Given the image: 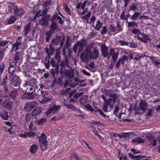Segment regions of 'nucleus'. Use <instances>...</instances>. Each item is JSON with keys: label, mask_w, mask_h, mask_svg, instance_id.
Instances as JSON below:
<instances>
[{"label": "nucleus", "mask_w": 160, "mask_h": 160, "mask_svg": "<svg viewBox=\"0 0 160 160\" xmlns=\"http://www.w3.org/2000/svg\"><path fill=\"white\" fill-rule=\"evenodd\" d=\"M60 62V49L58 48L56 52L55 58L52 59L51 61L52 66L55 67V70L54 69L52 68L51 71V73L54 79L52 84V85L55 83L60 84V77L58 76Z\"/></svg>", "instance_id": "f257e3e1"}, {"label": "nucleus", "mask_w": 160, "mask_h": 160, "mask_svg": "<svg viewBox=\"0 0 160 160\" xmlns=\"http://www.w3.org/2000/svg\"><path fill=\"white\" fill-rule=\"evenodd\" d=\"M88 99L87 97L85 96H81L79 99V102L82 105V107L83 108H86L88 110L91 112L92 113L94 114H101L103 117H105V115H104L101 110L99 108H96V109H94L92 106L90 104L88 103Z\"/></svg>", "instance_id": "f03ea898"}, {"label": "nucleus", "mask_w": 160, "mask_h": 160, "mask_svg": "<svg viewBox=\"0 0 160 160\" xmlns=\"http://www.w3.org/2000/svg\"><path fill=\"white\" fill-rule=\"evenodd\" d=\"M55 14L50 19V21L52 23L50 26V30L54 32V31L58 28V25L56 22L59 20L58 22L60 23V17L58 16V13L60 15V11L59 10V7L57 6L56 10L55 11Z\"/></svg>", "instance_id": "7ed1b4c3"}, {"label": "nucleus", "mask_w": 160, "mask_h": 160, "mask_svg": "<svg viewBox=\"0 0 160 160\" xmlns=\"http://www.w3.org/2000/svg\"><path fill=\"white\" fill-rule=\"evenodd\" d=\"M82 93V92H78L77 90L76 89L71 91L69 93V97L70 98L69 100V102H75L78 98L80 97Z\"/></svg>", "instance_id": "20e7f679"}, {"label": "nucleus", "mask_w": 160, "mask_h": 160, "mask_svg": "<svg viewBox=\"0 0 160 160\" xmlns=\"http://www.w3.org/2000/svg\"><path fill=\"white\" fill-rule=\"evenodd\" d=\"M11 79V83L13 86L17 87H20L21 80L20 77L17 75H11L10 77Z\"/></svg>", "instance_id": "39448f33"}, {"label": "nucleus", "mask_w": 160, "mask_h": 160, "mask_svg": "<svg viewBox=\"0 0 160 160\" xmlns=\"http://www.w3.org/2000/svg\"><path fill=\"white\" fill-rule=\"evenodd\" d=\"M72 39L70 36H67L66 38V44L63 47L62 51L63 52V55H65V52H67V51L68 52V54H70V47L71 46L72 44Z\"/></svg>", "instance_id": "423d86ee"}, {"label": "nucleus", "mask_w": 160, "mask_h": 160, "mask_svg": "<svg viewBox=\"0 0 160 160\" xmlns=\"http://www.w3.org/2000/svg\"><path fill=\"white\" fill-rule=\"evenodd\" d=\"M61 76L62 77H68L72 78L74 76V71L73 70L67 69L66 68H61Z\"/></svg>", "instance_id": "0eeeda50"}, {"label": "nucleus", "mask_w": 160, "mask_h": 160, "mask_svg": "<svg viewBox=\"0 0 160 160\" xmlns=\"http://www.w3.org/2000/svg\"><path fill=\"white\" fill-rule=\"evenodd\" d=\"M60 108V106H57L56 105L52 106H50V107L47 110L46 112L47 115H48L51 114H53L57 112Z\"/></svg>", "instance_id": "6e6552de"}, {"label": "nucleus", "mask_w": 160, "mask_h": 160, "mask_svg": "<svg viewBox=\"0 0 160 160\" xmlns=\"http://www.w3.org/2000/svg\"><path fill=\"white\" fill-rule=\"evenodd\" d=\"M37 104V102L35 101L28 102L24 106V109L27 112L30 111L36 106Z\"/></svg>", "instance_id": "1a4fd4ad"}, {"label": "nucleus", "mask_w": 160, "mask_h": 160, "mask_svg": "<svg viewBox=\"0 0 160 160\" xmlns=\"http://www.w3.org/2000/svg\"><path fill=\"white\" fill-rule=\"evenodd\" d=\"M25 11L22 7L17 6L16 9L14 11V13L15 16L21 17L24 14Z\"/></svg>", "instance_id": "9d476101"}, {"label": "nucleus", "mask_w": 160, "mask_h": 160, "mask_svg": "<svg viewBox=\"0 0 160 160\" xmlns=\"http://www.w3.org/2000/svg\"><path fill=\"white\" fill-rule=\"evenodd\" d=\"M108 104H107V102H106V104H104L102 106V110H101V109H100V110H102L103 113L105 115V117L102 116V115H101L102 116H102L103 118H105L106 119H108V120H109V115H108V114H105V113L106 112H109V111H110V110H109L108 109Z\"/></svg>", "instance_id": "9b49d317"}, {"label": "nucleus", "mask_w": 160, "mask_h": 160, "mask_svg": "<svg viewBox=\"0 0 160 160\" xmlns=\"http://www.w3.org/2000/svg\"><path fill=\"white\" fill-rule=\"evenodd\" d=\"M65 58L64 59L61 60V68H64V67H68L69 65V62L68 59L67 52L65 53V55H63Z\"/></svg>", "instance_id": "f8f14e48"}, {"label": "nucleus", "mask_w": 160, "mask_h": 160, "mask_svg": "<svg viewBox=\"0 0 160 160\" xmlns=\"http://www.w3.org/2000/svg\"><path fill=\"white\" fill-rule=\"evenodd\" d=\"M12 102L9 99H6L3 102V106L5 108L8 109H12Z\"/></svg>", "instance_id": "ddd939ff"}, {"label": "nucleus", "mask_w": 160, "mask_h": 160, "mask_svg": "<svg viewBox=\"0 0 160 160\" xmlns=\"http://www.w3.org/2000/svg\"><path fill=\"white\" fill-rule=\"evenodd\" d=\"M139 107L141 110L145 112L148 107V104L144 100H141L139 104Z\"/></svg>", "instance_id": "4468645a"}, {"label": "nucleus", "mask_w": 160, "mask_h": 160, "mask_svg": "<svg viewBox=\"0 0 160 160\" xmlns=\"http://www.w3.org/2000/svg\"><path fill=\"white\" fill-rule=\"evenodd\" d=\"M90 52H91V50L90 49H88L87 50L84 55L82 54L81 57L82 61L84 62V61L89 60V58H91Z\"/></svg>", "instance_id": "2eb2a0df"}, {"label": "nucleus", "mask_w": 160, "mask_h": 160, "mask_svg": "<svg viewBox=\"0 0 160 160\" xmlns=\"http://www.w3.org/2000/svg\"><path fill=\"white\" fill-rule=\"evenodd\" d=\"M18 6L16 3L14 2H9L8 6V12H11L13 10L16 9Z\"/></svg>", "instance_id": "dca6fc26"}, {"label": "nucleus", "mask_w": 160, "mask_h": 160, "mask_svg": "<svg viewBox=\"0 0 160 160\" xmlns=\"http://www.w3.org/2000/svg\"><path fill=\"white\" fill-rule=\"evenodd\" d=\"M115 48H111L109 50V55L112 56L114 62H116L118 57V53H116L114 50Z\"/></svg>", "instance_id": "f3484780"}, {"label": "nucleus", "mask_w": 160, "mask_h": 160, "mask_svg": "<svg viewBox=\"0 0 160 160\" xmlns=\"http://www.w3.org/2000/svg\"><path fill=\"white\" fill-rule=\"evenodd\" d=\"M99 56V52L98 50L97 49L94 48L93 51H91L90 56L91 58H94V59H97Z\"/></svg>", "instance_id": "a211bd4d"}, {"label": "nucleus", "mask_w": 160, "mask_h": 160, "mask_svg": "<svg viewBox=\"0 0 160 160\" xmlns=\"http://www.w3.org/2000/svg\"><path fill=\"white\" fill-rule=\"evenodd\" d=\"M64 103L65 106L68 108H70V109H72V110H74L77 112L78 113H82V112L80 110H78L76 107L73 106V105H72V104H70V103H66L64 101Z\"/></svg>", "instance_id": "6ab92c4d"}, {"label": "nucleus", "mask_w": 160, "mask_h": 160, "mask_svg": "<svg viewBox=\"0 0 160 160\" xmlns=\"http://www.w3.org/2000/svg\"><path fill=\"white\" fill-rule=\"evenodd\" d=\"M0 116L2 119L7 120L8 118V112L4 110H2L0 111Z\"/></svg>", "instance_id": "aec40b11"}, {"label": "nucleus", "mask_w": 160, "mask_h": 160, "mask_svg": "<svg viewBox=\"0 0 160 160\" xmlns=\"http://www.w3.org/2000/svg\"><path fill=\"white\" fill-rule=\"evenodd\" d=\"M39 145L42 150H45L47 148V141H42L39 139Z\"/></svg>", "instance_id": "412c9836"}, {"label": "nucleus", "mask_w": 160, "mask_h": 160, "mask_svg": "<svg viewBox=\"0 0 160 160\" xmlns=\"http://www.w3.org/2000/svg\"><path fill=\"white\" fill-rule=\"evenodd\" d=\"M42 110V108L38 107L32 111V115L33 117L36 116L41 113Z\"/></svg>", "instance_id": "4be33fe9"}, {"label": "nucleus", "mask_w": 160, "mask_h": 160, "mask_svg": "<svg viewBox=\"0 0 160 160\" xmlns=\"http://www.w3.org/2000/svg\"><path fill=\"white\" fill-rule=\"evenodd\" d=\"M108 48L106 45H103L101 47V50L102 54L104 57H107L108 56Z\"/></svg>", "instance_id": "5701e85b"}, {"label": "nucleus", "mask_w": 160, "mask_h": 160, "mask_svg": "<svg viewBox=\"0 0 160 160\" xmlns=\"http://www.w3.org/2000/svg\"><path fill=\"white\" fill-rule=\"evenodd\" d=\"M132 142L134 143H144V140L140 137H137L132 139Z\"/></svg>", "instance_id": "b1692460"}, {"label": "nucleus", "mask_w": 160, "mask_h": 160, "mask_svg": "<svg viewBox=\"0 0 160 160\" xmlns=\"http://www.w3.org/2000/svg\"><path fill=\"white\" fill-rule=\"evenodd\" d=\"M36 80L34 79L28 80L26 81L25 84L29 87H34L36 84Z\"/></svg>", "instance_id": "393cba45"}, {"label": "nucleus", "mask_w": 160, "mask_h": 160, "mask_svg": "<svg viewBox=\"0 0 160 160\" xmlns=\"http://www.w3.org/2000/svg\"><path fill=\"white\" fill-rule=\"evenodd\" d=\"M17 19V17L15 15H12L8 19V23L9 24L13 23Z\"/></svg>", "instance_id": "a878e982"}, {"label": "nucleus", "mask_w": 160, "mask_h": 160, "mask_svg": "<svg viewBox=\"0 0 160 160\" xmlns=\"http://www.w3.org/2000/svg\"><path fill=\"white\" fill-rule=\"evenodd\" d=\"M133 134L132 132H122L121 134H118V136L120 138H122L123 137H129L131 135Z\"/></svg>", "instance_id": "bb28decb"}, {"label": "nucleus", "mask_w": 160, "mask_h": 160, "mask_svg": "<svg viewBox=\"0 0 160 160\" xmlns=\"http://www.w3.org/2000/svg\"><path fill=\"white\" fill-rule=\"evenodd\" d=\"M30 29V22L28 23L26 25L24 28V33L25 36H26L28 34L29 31Z\"/></svg>", "instance_id": "cd10ccee"}, {"label": "nucleus", "mask_w": 160, "mask_h": 160, "mask_svg": "<svg viewBox=\"0 0 160 160\" xmlns=\"http://www.w3.org/2000/svg\"><path fill=\"white\" fill-rule=\"evenodd\" d=\"M21 44L20 41H17L12 45V50L16 51L19 49L18 46Z\"/></svg>", "instance_id": "c85d7f7f"}, {"label": "nucleus", "mask_w": 160, "mask_h": 160, "mask_svg": "<svg viewBox=\"0 0 160 160\" xmlns=\"http://www.w3.org/2000/svg\"><path fill=\"white\" fill-rule=\"evenodd\" d=\"M38 150V146L36 144H33L31 146L29 151L32 153L35 154L36 152Z\"/></svg>", "instance_id": "c756f323"}, {"label": "nucleus", "mask_w": 160, "mask_h": 160, "mask_svg": "<svg viewBox=\"0 0 160 160\" xmlns=\"http://www.w3.org/2000/svg\"><path fill=\"white\" fill-rule=\"evenodd\" d=\"M22 57V55L20 52H17L15 54V56L14 59V61L16 62H18L20 60V58Z\"/></svg>", "instance_id": "7c9ffc66"}, {"label": "nucleus", "mask_w": 160, "mask_h": 160, "mask_svg": "<svg viewBox=\"0 0 160 160\" xmlns=\"http://www.w3.org/2000/svg\"><path fill=\"white\" fill-rule=\"evenodd\" d=\"M9 97L11 99L15 100L16 98V96L17 95V91H11L8 93Z\"/></svg>", "instance_id": "2f4dec72"}, {"label": "nucleus", "mask_w": 160, "mask_h": 160, "mask_svg": "<svg viewBox=\"0 0 160 160\" xmlns=\"http://www.w3.org/2000/svg\"><path fill=\"white\" fill-rule=\"evenodd\" d=\"M53 32L50 30H49L48 32H46L45 35L46 36V40L47 42H48L50 40V38L53 34Z\"/></svg>", "instance_id": "473e14b6"}, {"label": "nucleus", "mask_w": 160, "mask_h": 160, "mask_svg": "<svg viewBox=\"0 0 160 160\" xmlns=\"http://www.w3.org/2000/svg\"><path fill=\"white\" fill-rule=\"evenodd\" d=\"M138 24L137 22H136L135 21H129L128 23V27H133L134 28L137 27Z\"/></svg>", "instance_id": "72a5a7b5"}, {"label": "nucleus", "mask_w": 160, "mask_h": 160, "mask_svg": "<svg viewBox=\"0 0 160 160\" xmlns=\"http://www.w3.org/2000/svg\"><path fill=\"white\" fill-rule=\"evenodd\" d=\"M149 59L151 60L153 63H154L155 65H158L160 64V62L158 61L156 59L155 57L153 56H151L149 57Z\"/></svg>", "instance_id": "f704fd0d"}, {"label": "nucleus", "mask_w": 160, "mask_h": 160, "mask_svg": "<svg viewBox=\"0 0 160 160\" xmlns=\"http://www.w3.org/2000/svg\"><path fill=\"white\" fill-rule=\"evenodd\" d=\"M63 9L69 15H71V10L67 4H63Z\"/></svg>", "instance_id": "c9c22d12"}, {"label": "nucleus", "mask_w": 160, "mask_h": 160, "mask_svg": "<svg viewBox=\"0 0 160 160\" xmlns=\"http://www.w3.org/2000/svg\"><path fill=\"white\" fill-rule=\"evenodd\" d=\"M141 13L135 12L132 15H131V18L132 20H137L140 15Z\"/></svg>", "instance_id": "e433bc0d"}, {"label": "nucleus", "mask_w": 160, "mask_h": 160, "mask_svg": "<svg viewBox=\"0 0 160 160\" xmlns=\"http://www.w3.org/2000/svg\"><path fill=\"white\" fill-rule=\"evenodd\" d=\"M129 157L132 158V159H135L136 158H143L145 157V156H142V155H141V154H139L136 156H134L131 153H129Z\"/></svg>", "instance_id": "4c0bfd02"}, {"label": "nucleus", "mask_w": 160, "mask_h": 160, "mask_svg": "<svg viewBox=\"0 0 160 160\" xmlns=\"http://www.w3.org/2000/svg\"><path fill=\"white\" fill-rule=\"evenodd\" d=\"M5 52V48H0V62L2 60Z\"/></svg>", "instance_id": "58836bf2"}, {"label": "nucleus", "mask_w": 160, "mask_h": 160, "mask_svg": "<svg viewBox=\"0 0 160 160\" xmlns=\"http://www.w3.org/2000/svg\"><path fill=\"white\" fill-rule=\"evenodd\" d=\"M71 88H67L65 89V90H61V94H62V95H67V94H68L70 92Z\"/></svg>", "instance_id": "ea45409f"}, {"label": "nucleus", "mask_w": 160, "mask_h": 160, "mask_svg": "<svg viewBox=\"0 0 160 160\" xmlns=\"http://www.w3.org/2000/svg\"><path fill=\"white\" fill-rule=\"evenodd\" d=\"M138 8V5L135 3H133L132 5L129 6V9L128 10V11H130L131 10L135 11Z\"/></svg>", "instance_id": "a19ab883"}, {"label": "nucleus", "mask_w": 160, "mask_h": 160, "mask_svg": "<svg viewBox=\"0 0 160 160\" xmlns=\"http://www.w3.org/2000/svg\"><path fill=\"white\" fill-rule=\"evenodd\" d=\"M102 25V23L100 21H98L97 22L94 29L96 30H99L100 28H101Z\"/></svg>", "instance_id": "79ce46f5"}, {"label": "nucleus", "mask_w": 160, "mask_h": 160, "mask_svg": "<svg viewBox=\"0 0 160 160\" xmlns=\"http://www.w3.org/2000/svg\"><path fill=\"white\" fill-rule=\"evenodd\" d=\"M8 43V42L7 41H2L0 42V48H6V47H4Z\"/></svg>", "instance_id": "37998d69"}, {"label": "nucleus", "mask_w": 160, "mask_h": 160, "mask_svg": "<svg viewBox=\"0 0 160 160\" xmlns=\"http://www.w3.org/2000/svg\"><path fill=\"white\" fill-rule=\"evenodd\" d=\"M46 122V118H42L39 119L37 121V123L38 125H42L45 124Z\"/></svg>", "instance_id": "c03bdc74"}, {"label": "nucleus", "mask_w": 160, "mask_h": 160, "mask_svg": "<svg viewBox=\"0 0 160 160\" xmlns=\"http://www.w3.org/2000/svg\"><path fill=\"white\" fill-rule=\"evenodd\" d=\"M16 69V68L8 67V73L9 74V77H11V75H16L14 74V72Z\"/></svg>", "instance_id": "a18cd8bd"}, {"label": "nucleus", "mask_w": 160, "mask_h": 160, "mask_svg": "<svg viewBox=\"0 0 160 160\" xmlns=\"http://www.w3.org/2000/svg\"><path fill=\"white\" fill-rule=\"evenodd\" d=\"M5 67V65L4 63H1L0 64V76L3 72Z\"/></svg>", "instance_id": "49530a36"}, {"label": "nucleus", "mask_w": 160, "mask_h": 160, "mask_svg": "<svg viewBox=\"0 0 160 160\" xmlns=\"http://www.w3.org/2000/svg\"><path fill=\"white\" fill-rule=\"evenodd\" d=\"M132 32L134 34H137L138 35H142V34L141 31L137 28L133 29L132 30Z\"/></svg>", "instance_id": "de8ad7c7"}, {"label": "nucleus", "mask_w": 160, "mask_h": 160, "mask_svg": "<svg viewBox=\"0 0 160 160\" xmlns=\"http://www.w3.org/2000/svg\"><path fill=\"white\" fill-rule=\"evenodd\" d=\"M41 12V10H39L38 11H37L33 17V20H36L37 17H39L42 16Z\"/></svg>", "instance_id": "09e8293b"}, {"label": "nucleus", "mask_w": 160, "mask_h": 160, "mask_svg": "<svg viewBox=\"0 0 160 160\" xmlns=\"http://www.w3.org/2000/svg\"><path fill=\"white\" fill-rule=\"evenodd\" d=\"M110 96L112 98L113 100L114 104L118 99V95L117 94H116V93H114V94H111Z\"/></svg>", "instance_id": "8fccbe9b"}, {"label": "nucleus", "mask_w": 160, "mask_h": 160, "mask_svg": "<svg viewBox=\"0 0 160 160\" xmlns=\"http://www.w3.org/2000/svg\"><path fill=\"white\" fill-rule=\"evenodd\" d=\"M107 103L111 108L112 106H113L114 104V102L112 98L111 97L109 98L107 101Z\"/></svg>", "instance_id": "3c124183"}, {"label": "nucleus", "mask_w": 160, "mask_h": 160, "mask_svg": "<svg viewBox=\"0 0 160 160\" xmlns=\"http://www.w3.org/2000/svg\"><path fill=\"white\" fill-rule=\"evenodd\" d=\"M97 33L96 31H92L89 33L88 35V38H92L94 37L97 36Z\"/></svg>", "instance_id": "603ef678"}, {"label": "nucleus", "mask_w": 160, "mask_h": 160, "mask_svg": "<svg viewBox=\"0 0 160 160\" xmlns=\"http://www.w3.org/2000/svg\"><path fill=\"white\" fill-rule=\"evenodd\" d=\"M108 31V29L107 26H102V30L101 31V33L102 35H104L106 34Z\"/></svg>", "instance_id": "864d4df0"}, {"label": "nucleus", "mask_w": 160, "mask_h": 160, "mask_svg": "<svg viewBox=\"0 0 160 160\" xmlns=\"http://www.w3.org/2000/svg\"><path fill=\"white\" fill-rule=\"evenodd\" d=\"M157 143V139L155 137L153 136V139H152V142H151V144L153 146H156Z\"/></svg>", "instance_id": "5fc2aeb1"}, {"label": "nucleus", "mask_w": 160, "mask_h": 160, "mask_svg": "<svg viewBox=\"0 0 160 160\" xmlns=\"http://www.w3.org/2000/svg\"><path fill=\"white\" fill-rule=\"evenodd\" d=\"M2 89L4 91L5 93H9L10 91V89L8 85H4L3 86Z\"/></svg>", "instance_id": "6e6d98bb"}, {"label": "nucleus", "mask_w": 160, "mask_h": 160, "mask_svg": "<svg viewBox=\"0 0 160 160\" xmlns=\"http://www.w3.org/2000/svg\"><path fill=\"white\" fill-rule=\"evenodd\" d=\"M60 39V38H59L58 41L57 39H53L52 41V45H56V46L58 44L59 42V40Z\"/></svg>", "instance_id": "4d7b16f0"}, {"label": "nucleus", "mask_w": 160, "mask_h": 160, "mask_svg": "<svg viewBox=\"0 0 160 160\" xmlns=\"http://www.w3.org/2000/svg\"><path fill=\"white\" fill-rule=\"evenodd\" d=\"M42 21L41 22L42 25L47 26L48 25V21L42 17Z\"/></svg>", "instance_id": "13d9d810"}, {"label": "nucleus", "mask_w": 160, "mask_h": 160, "mask_svg": "<svg viewBox=\"0 0 160 160\" xmlns=\"http://www.w3.org/2000/svg\"><path fill=\"white\" fill-rule=\"evenodd\" d=\"M137 44L134 42L128 43V46L131 48H137Z\"/></svg>", "instance_id": "bf43d9fd"}, {"label": "nucleus", "mask_w": 160, "mask_h": 160, "mask_svg": "<svg viewBox=\"0 0 160 160\" xmlns=\"http://www.w3.org/2000/svg\"><path fill=\"white\" fill-rule=\"evenodd\" d=\"M91 14V12H88L86 15L82 16V19H85L86 20H88V18L90 17Z\"/></svg>", "instance_id": "052dcab7"}, {"label": "nucleus", "mask_w": 160, "mask_h": 160, "mask_svg": "<svg viewBox=\"0 0 160 160\" xmlns=\"http://www.w3.org/2000/svg\"><path fill=\"white\" fill-rule=\"evenodd\" d=\"M49 100V98L46 97H44L42 100L41 101H39L40 103L44 104L46 103Z\"/></svg>", "instance_id": "680f3d73"}, {"label": "nucleus", "mask_w": 160, "mask_h": 160, "mask_svg": "<svg viewBox=\"0 0 160 160\" xmlns=\"http://www.w3.org/2000/svg\"><path fill=\"white\" fill-rule=\"evenodd\" d=\"M79 47V45H78V41L75 44L73 47V50L75 52L77 53L78 51V48Z\"/></svg>", "instance_id": "e2e57ef3"}, {"label": "nucleus", "mask_w": 160, "mask_h": 160, "mask_svg": "<svg viewBox=\"0 0 160 160\" xmlns=\"http://www.w3.org/2000/svg\"><path fill=\"white\" fill-rule=\"evenodd\" d=\"M38 92H40V94L39 93H35V96H41V95H42L43 96L45 92L44 91H42L40 89H39L38 91H37Z\"/></svg>", "instance_id": "0e129e2a"}, {"label": "nucleus", "mask_w": 160, "mask_h": 160, "mask_svg": "<svg viewBox=\"0 0 160 160\" xmlns=\"http://www.w3.org/2000/svg\"><path fill=\"white\" fill-rule=\"evenodd\" d=\"M25 133L29 137H34L35 135V133L34 132H25Z\"/></svg>", "instance_id": "69168bd1"}, {"label": "nucleus", "mask_w": 160, "mask_h": 160, "mask_svg": "<svg viewBox=\"0 0 160 160\" xmlns=\"http://www.w3.org/2000/svg\"><path fill=\"white\" fill-rule=\"evenodd\" d=\"M119 42L122 46H128V42L125 40H119Z\"/></svg>", "instance_id": "338daca9"}, {"label": "nucleus", "mask_w": 160, "mask_h": 160, "mask_svg": "<svg viewBox=\"0 0 160 160\" xmlns=\"http://www.w3.org/2000/svg\"><path fill=\"white\" fill-rule=\"evenodd\" d=\"M28 96L29 99H34V94L33 92H30L28 93Z\"/></svg>", "instance_id": "774afa93"}]
</instances>
